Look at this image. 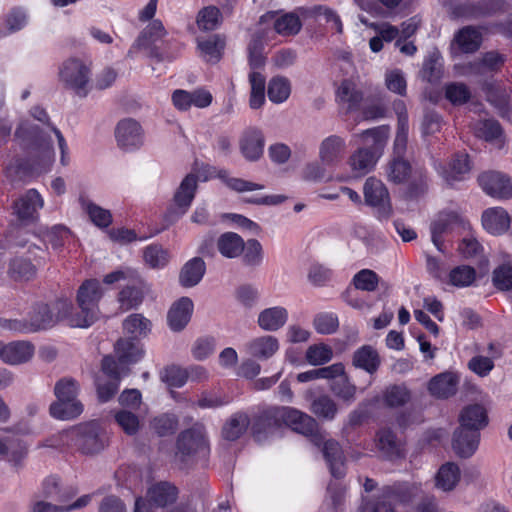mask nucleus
<instances>
[{
    "instance_id": "f257e3e1",
    "label": "nucleus",
    "mask_w": 512,
    "mask_h": 512,
    "mask_svg": "<svg viewBox=\"0 0 512 512\" xmlns=\"http://www.w3.org/2000/svg\"><path fill=\"white\" fill-rule=\"evenodd\" d=\"M47 446L75 448L82 454L101 452L108 445V437L97 422L84 423L54 435Z\"/></svg>"
},
{
    "instance_id": "f03ea898",
    "label": "nucleus",
    "mask_w": 512,
    "mask_h": 512,
    "mask_svg": "<svg viewBox=\"0 0 512 512\" xmlns=\"http://www.w3.org/2000/svg\"><path fill=\"white\" fill-rule=\"evenodd\" d=\"M459 422L460 426L454 432L452 445L458 456L468 458L478 448L480 430L488 424L487 412L480 404L466 406L460 413Z\"/></svg>"
},
{
    "instance_id": "7ed1b4c3",
    "label": "nucleus",
    "mask_w": 512,
    "mask_h": 512,
    "mask_svg": "<svg viewBox=\"0 0 512 512\" xmlns=\"http://www.w3.org/2000/svg\"><path fill=\"white\" fill-rule=\"evenodd\" d=\"M103 290L97 279L85 280L77 291V304L80 312L70 315L69 324L72 327L87 328L98 318V303L102 298Z\"/></svg>"
},
{
    "instance_id": "20e7f679",
    "label": "nucleus",
    "mask_w": 512,
    "mask_h": 512,
    "mask_svg": "<svg viewBox=\"0 0 512 512\" xmlns=\"http://www.w3.org/2000/svg\"><path fill=\"white\" fill-rule=\"evenodd\" d=\"M71 308L72 304L65 299H58L50 304L36 303L28 316L33 332L54 326L68 317Z\"/></svg>"
},
{
    "instance_id": "39448f33",
    "label": "nucleus",
    "mask_w": 512,
    "mask_h": 512,
    "mask_svg": "<svg viewBox=\"0 0 512 512\" xmlns=\"http://www.w3.org/2000/svg\"><path fill=\"white\" fill-rule=\"evenodd\" d=\"M197 187V176L194 174L186 175L174 193L172 204L164 214V221L167 225L173 224L188 211L195 197Z\"/></svg>"
},
{
    "instance_id": "423d86ee",
    "label": "nucleus",
    "mask_w": 512,
    "mask_h": 512,
    "mask_svg": "<svg viewBox=\"0 0 512 512\" xmlns=\"http://www.w3.org/2000/svg\"><path fill=\"white\" fill-rule=\"evenodd\" d=\"M59 76L61 81L77 95L85 97L88 93L90 68L79 59L71 58L63 63Z\"/></svg>"
},
{
    "instance_id": "0eeeda50",
    "label": "nucleus",
    "mask_w": 512,
    "mask_h": 512,
    "mask_svg": "<svg viewBox=\"0 0 512 512\" xmlns=\"http://www.w3.org/2000/svg\"><path fill=\"white\" fill-rule=\"evenodd\" d=\"M363 194L365 204L374 208L379 218L388 219L392 215L390 195L382 181L375 177L367 178L363 186Z\"/></svg>"
},
{
    "instance_id": "6e6552de",
    "label": "nucleus",
    "mask_w": 512,
    "mask_h": 512,
    "mask_svg": "<svg viewBox=\"0 0 512 512\" xmlns=\"http://www.w3.org/2000/svg\"><path fill=\"white\" fill-rule=\"evenodd\" d=\"M310 437L315 446L322 447L323 456L329 465L332 476L336 479L344 477L346 470L340 444L334 439H325L316 431Z\"/></svg>"
},
{
    "instance_id": "1a4fd4ad",
    "label": "nucleus",
    "mask_w": 512,
    "mask_h": 512,
    "mask_svg": "<svg viewBox=\"0 0 512 512\" xmlns=\"http://www.w3.org/2000/svg\"><path fill=\"white\" fill-rule=\"evenodd\" d=\"M279 426L285 424L294 431L311 436L317 430V422L310 415L292 407H275Z\"/></svg>"
},
{
    "instance_id": "9d476101",
    "label": "nucleus",
    "mask_w": 512,
    "mask_h": 512,
    "mask_svg": "<svg viewBox=\"0 0 512 512\" xmlns=\"http://www.w3.org/2000/svg\"><path fill=\"white\" fill-rule=\"evenodd\" d=\"M177 450L183 458L206 456L209 448L203 428L194 426L181 432L177 439Z\"/></svg>"
},
{
    "instance_id": "9b49d317",
    "label": "nucleus",
    "mask_w": 512,
    "mask_h": 512,
    "mask_svg": "<svg viewBox=\"0 0 512 512\" xmlns=\"http://www.w3.org/2000/svg\"><path fill=\"white\" fill-rule=\"evenodd\" d=\"M115 138L118 146L131 151L143 144V130L141 125L132 118L120 120L115 128Z\"/></svg>"
},
{
    "instance_id": "f8f14e48",
    "label": "nucleus",
    "mask_w": 512,
    "mask_h": 512,
    "mask_svg": "<svg viewBox=\"0 0 512 512\" xmlns=\"http://www.w3.org/2000/svg\"><path fill=\"white\" fill-rule=\"evenodd\" d=\"M479 185L490 196L501 199L512 197V183L510 179L496 171L482 173L478 177Z\"/></svg>"
},
{
    "instance_id": "ddd939ff",
    "label": "nucleus",
    "mask_w": 512,
    "mask_h": 512,
    "mask_svg": "<svg viewBox=\"0 0 512 512\" xmlns=\"http://www.w3.org/2000/svg\"><path fill=\"white\" fill-rule=\"evenodd\" d=\"M460 223L461 218L454 211H443L438 214L430 225L431 239L438 251L445 252L443 235L451 232Z\"/></svg>"
},
{
    "instance_id": "4468645a",
    "label": "nucleus",
    "mask_w": 512,
    "mask_h": 512,
    "mask_svg": "<svg viewBox=\"0 0 512 512\" xmlns=\"http://www.w3.org/2000/svg\"><path fill=\"white\" fill-rule=\"evenodd\" d=\"M267 23L273 24L275 32H300L302 29V22L295 11H268L260 17V24Z\"/></svg>"
},
{
    "instance_id": "2eb2a0df",
    "label": "nucleus",
    "mask_w": 512,
    "mask_h": 512,
    "mask_svg": "<svg viewBox=\"0 0 512 512\" xmlns=\"http://www.w3.org/2000/svg\"><path fill=\"white\" fill-rule=\"evenodd\" d=\"M34 355V346L28 341L1 342L0 358L7 364L19 365L28 362Z\"/></svg>"
},
{
    "instance_id": "dca6fc26",
    "label": "nucleus",
    "mask_w": 512,
    "mask_h": 512,
    "mask_svg": "<svg viewBox=\"0 0 512 512\" xmlns=\"http://www.w3.org/2000/svg\"><path fill=\"white\" fill-rule=\"evenodd\" d=\"M409 500L410 494L406 486H388L382 490L381 496L373 505L372 512H394L396 503H404Z\"/></svg>"
},
{
    "instance_id": "f3484780",
    "label": "nucleus",
    "mask_w": 512,
    "mask_h": 512,
    "mask_svg": "<svg viewBox=\"0 0 512 512\" xmlns=\"http://www.w3.org/2000/svg\"><path fill=\"white\" fill-rule=\"evenodd\" d=\"M239 146L241 153L247 160L257 161L263 154V133L255 127L245 129L240 138Z\"/></svg>"
},
{
    "instance_id": "a211bd4d",
    "label": "nucleus",
    "mask_w": 512,
    "mask_h": 512,
    "mask_svg": "<svg viewBox=\"0 0 512 512\" xmlns=\"http://www.w3.org/2000/svg\"><path fill=\"white\" fill-rule=\"evenodd\" d=\"M225 39L219 34H202L197 38L199 55L209 63H217L222 58Z\"/></svg>"
},
{
    "instance_id": "6ab92c4d",
    "label": "nucleus",
    "mask_w": 512,
    "mask_h": 512,
    "mask_svg": "<svg viewBox=\"0 0 512 512\" xmlns=\"http://www.w3.org/2000/svg\"><path fill=\"white\" fill-rule=\"evenodd\" d=\"M193 302L188 297H182L175 302L167 315L168 323L173 331H181L191 319Z\"/></svg>"
},
{
    "instance_id": "aec40b11",
    "label": "nucleus",
    "mask_w": 512,
    "mask_h": 512,
    "mask_svg": "<svg viewBox=\"0 0 512 512\" xmlns=\"http://www.w3.org/2000/svg\"><path fill=\"white\" fill-rule=\"evenodd\" d=\"M510 216L501 207H494L485 210L482 214L483 227L493 235L505 233L510 226Z\"/></svg>"
},
{
    "instance_id": "412c9836",
    "label": "nucleus",
    "mask_w": 512,
    "mask_h": 512,
    "mask_svg": "<svg viewBox=\"0 0 512 512\" xmlns=\"http://www.w3.org/2000/svg\"><path fill=\"white\" fill-rule=\"evenodd\" d=\"M132 284L126 285L118 294L120 309L124 312L138 307L144 299L145 284L140 278H134Z\"/></svg>"
},
{
    "instance_id": "4be33fe9",
    "label": "nucleus",
    "mask_w": 512,
    "mask_h": 512,
    "mask_svg": "<svg viewBox=\"0 0 512 512\" xmlns=\"http://www.w3.org/2000/svg\"><path fill=\"white\" fill-rule=\"evenodd\" d=\"M345 148V141L341 137L329 136L320 145L319 158L324 165H335L342 158Z\"/></svg>"
},
{
    "instance_id": "5701e85b",
    "label": "nucleus",
    "mask_w": 512,
    "mask_h": 512,
    "mask_svg": "<svg viewBox=\"0 0 512 512\" xmlns=\"http://www.w3.org/2000/svg\"><path fill=\"white\" fill-rule=\"evenodd\" d=\"M177 488L168 482H159L147 491V499L155 507L164 508L177 500Z\"/></svg>"
},
{
    "instance_id": "b1692460",
    "label": "nucleus",
    "mask_w": 512,
    "mask_h": 512,
    "mask_svg": "<svg viewBox=\"0 0 512 512\" xmlns=\"http://www.w3.org/2000/svg\"><path fill=\"white\" fill-rule=\"evenodd\" d=\"M279 349V341L272 335H264L251 340L247 345L248 353L259 360L271 358Z\"/></svg>"
},
{
    "instance_id": "393cba45",
    "label": "nucleus",
    "mask_w": 512,
    "mask_h": 512,
    "mask_svg": "<svg viewBox=\"0 0 512 512\" xmlns=\"http://www.w3.org/2000/svg\"><path fill=\"white\" fill-rule=\"evenodd\" d=\"M458 378L450 372L441 373L433 377L428 385L429 392L437 398H448L457 391Z\"/></svg>"
},
{
    "instance_id": "a878e982",
    "label": "nucleus",
    "mask_w": 512,
    "mask_h": 512,
    "mask_svg": "<svg viewBox=\"0 0 512 512\" xmlns=\"http://www.w3.org/2000/svg\"><path fill=\"white\" fill-rule=\"evenodd\" d=\"M352 364L369 374H374L379 369L381 358L373 346L363 345L354 352Z\"/></svg>"
},
{
    "instance_id": "bb28decb",
    "label": "nucleus",
    "mask_w": 512,
    "mask_h": 512,
    "mask_svg": "<svg viewBox=\"0 0 512 512\" xmlns=\"http://www.w3.org/2000/svg\"><path fill=\"white\" fill-rule=\"evenodd\" d=\"M378 156L372 148H359L349 158V165L358 177L369 173L377 162Z\"/></svg>"
},
{
    "instance_id": "cd10ccee",
    "label": "nucleus",
    "mask_w": 512,
    "mask_h": 512,
    "mask_svg": "<svg viewBox=\"0 0 512 512\" xmlns=\"http://www.w3.org/2000/svg\"><path fill=\"white\" fill-rule=\"evenodd\" d=\"M278 427L280 426L278 418H276V410L274 407L262 412L256 417L252 424V433L254 438L258 442H261Z\"/></svg>"
},
{
    "instance_id": "c85d7f7f",
    "label": "nucleus",
    "mask_w": 512,
    "mask_h": 512,
    "mask_svg": "<svg viewBox=\"0 0 512 512\" xmlns=\"http://www.w3.org/2000/svg\"><path fill=\"white\" fill-rule=\"evenodd\" d=\"M43 206V201L35 189H30L14 203V211L20 220H28L34 217L38 208Z\"/></svg>"
},
{
    "instance_id": "c756f323",
    "label": "nucleus",
    "mask_w": 512,
    "mask_h": 512,
    "mask_svg": "<svg viewBox=\"0 0 512 512\" xmlns=\"http://www.w3.org/2000/svg\"><path fill=\"white\" fill-rule=\"evenodd\" d=\"M287 319L288 312L284 307H271L260 312L258 325L265 331H277L285 325Z\"/></svg>"
},
{
    "instance_id": "7c9ffc66",
    "label": "nucleus",
    "mask_w": 512,
    "mask_h": 512,
    "mask_svg": "<svg viewBox=\"0 0 512 512\" xmlns=\"http://www.w3.org/2000/svg\"><path fill=\"white\" fill-rule=\"evenodd\" d=\"M217 249L223 257L237 258L245 249V242L242 237L234 232H226L219 236Z\"/></svg>"
},
{
    "instance_id": "2f4dec72",
    "label": "nucleus",
    "mask_w": 512,
    "mask_h": 512,
    "mask_svg": "<svg viewBox=\"0 0 512 512\" xmlns=\"http://www.w3.org/2000/svg\"><path fill=\"white\" fill-rule=\"evenodd\" d=\"M377 447L389 459L400 457L402 454V443L390 428L378 431Z\"/></svg>"
},
{
    "instance_id": "473e14b6",
    "label": "nucleus",
    "mask_w": 512,
    "mask_h": 512,
    "mask_svg": "<svg viewBox=\"0 0 512 512\" xmlns=\"http://www.w3.org/2000/svg\"><path fill=\"white\" fill-rule=\"evenodd\" d=\"M336 97L339 103L346 104L349 111L357 110L363 100V93L351 80H343L339 85Z\"/></svg>"
},
{
    "instance_id": "72a5a7b5",
    "label": "nucleus",
    "mask_w": 512,
    "mask_h": 512,
    "mask_svg": "<svg viewBox=\"0 0 512 512\" xmlns=\"http://www.w3.org/2000/svg\"><path fill=\"white\" fill-rule=\"evenodd\" d=\"M471 169L468 154H456L443 171V177L449 185H453L456 181L464 179V175L468 174Z\"/></svg>"
},
{
    "instance_id": "f704fd0d",
    "label": "nucleus",
    "mask_w": 512,
    "mask_h": 512,
    "mask_svg": "<svg viewBox=\"0 0 512 512\" xmlns=\"http://www.w3.org/2000/svg\"><path fill=\"white\" fill-rule=\"evenodd\" d=\"M37 265L24 257H14L10 260L8 275L15 281H29L35 278Z\"/></svg>"
},
{
    "instance_id": "c9c22d12",
    "label": "nucleus",
    "mask_w": 512,
    "mask_h": 512,
    "mask_svg": "<svg viewBox=\"0 0 512 512\" xmlns=\"http://www.w3.org/2000/svg\"><path fill=\"white\" fill-rule=\"evenodd\" d=\"M205 268V262L199 257L187 262L180 272L179 281L181 285L193 287L198 284L205 273Z\"/></svg>"
},
{
    "instance_id": "e433bc0d",
    "label": "nucleus",
    "mask_w": 512,
    "mask_h": 512,
    "mask_svg": "<svg viewBox=\"0 0 512 512\" xmlns=\"http://www.w3.org/2000/svg\"><path fill=\"white\" fill-rule=\"evenodd\" d=\"M435 479L437 488L451 491L460 480V469L455 463H445L439 468Z\"/></svg>"
},
{
    "instance_id": "4c0bfd02",
    "label": "nucleus",
    "mask_w": 512,
    "mask_h": 512,
    "mask_svg": "<svg viewBox=\"0 0 512 512\" xmlns=\"http://www.w3.org/2000/svg\"><path fill=\"white\" fill-rule=\"evenodd\" d=\"M83 412V405L79 400H63L53 402L50 405V414L60 420H70L78 417Z\"/></svg>"
},
{
    "instance_id": "58836bf2",
    "label": "nucleus",
    "mask_w": 512,
    "mask_h": 512,
    "mask_svg": "<svg viewBox=\"0 0 512 512\" xmlns=\"http://www.w3.org/2000/svg\"><path fill=\"white\" fill-rule=\"evenodd\" d=\"M115 353L121 364H129L141 358L142 349L134 339H119L115 344Z\"/></svg>"
},
{
    "instance_id": "ea45409f",
    "label": "nucleus",
    "mask_w": 512,
    "mask_h": 512,
    "mask_svg": "<svg viewBox=\"0 0 512 512\" xmlns=\"http://www.w3.org/2000/svg\"><path fill=\"white\" fill-rule=\"evenodd\" d=\"M250 420L247 414L239 412L231 416L222 429V435L229 441L238 439L248 428Z\"/></svg>"
},
{
    "instance_id": "a19ab883",
    "label": "nucleus",
    "mask_w": 512,
    "mask_h": 512,
    "mask_svg": "<svg viewBox=\"0 0 512 512\" xmlns=\"http://www.w3.org/2000/svg\"><path fill=\"white\" fill-rule=\"evenodd\" d=\"M310 410L318 418L330 421L337 415L338 406L330 396L321 395L312 401Z\"/></svg>"
},
{
    "instance_id": "79ce46f5",
    "label": "nucleus",
    "mask_w": 512,
    "mask_h": 512,
    "mask_svg": "<svg viewBox=\"0 0 512 512\" xmlns=\"http://www.w3.org/2000/svg\"><path fill=\"white\" fill-rule=\"evenodd\" d=\"M411 399L410 390L403 384L391 385L383 393V401L390 408H398L407 404Z\"/></svg>"
},
{
    "instance_id": "37998d69",
    "label": "nucleus",
    "mask_w": 512,
    "mask_h": 512,
    "mask_svg": "<svg viewBox=\"0 0 512 512\" xmlns=\"http://www.w3.org/2000/svg\"><path fill=\"white\" fill-rule=\"evenodd\" d=\"M264 34H255L248 46L249 66L252 70L264 67L265 57Z\"/></svg>"
},
{
    "instance_id": "c03bdc74",
    "label": "nucleus",
    "mask_w": 512,
    "mask_h": 512,
    "mask_svg": "<svg viewBox=\"0 0 512 512\" xmlns=\"http://www.w3.org/2000/svg\"><path fill=\"white\" fill-rule=\"evenodd\" d=\"M411 171L410 163L399 156L390 161L387 166L388 179L395 184L404 183L411 175Z\"/></svg>"
},
{
    "instance_id": "a18cd8bd",
    "label": "nucleus",
    "mask_w": 512,
    "mask_h": 512,
    "mask_svg": "<svg viewBox=\"0 0 512 512\" xmlns=\"http://www.w3.org/2000/svg\"><path fill=\"white\" fill-rule=\"evenodd\" d=\"M505 62V56L496 52L489 51L485 53L479 62L470 63L468 69L471 73L481 74L482 67L490 71H497Z\"/></svg>"
},
{
    "instance_id": "49530a36",
    "label": "nucleus",
    "mask_w": 512,
    "mask_h": 512,
    "mask_svg": "<svg viewBox=\"0 0 512 512\" xmlns=\"http://www.w3.org/2000/svg\"><path fill=\"white\" fill-rule=\"evenodd\" d=\"M222 15L215 6H207L201 9L197 16V25L204 31H213L219 27Z\"/></svg>"
},
{
    "instance_id": "de8ad7c7",
    "label": "nucleus",
    "mask_w": 512,
    "mask_h": 512,
    "mask_svg": "<svg viewBox=\"0 0 512 512\" xmlns=\"http://www.w3.org/2000/svg\"><path fill=\"white\" fill-rule=\"evenodd\" d=\"M79 383L71 377H64L58 380L54 386V394L60 401L78 400Z\"/></svg>"
},
{
    "instance_id": "09e8293b",
    "label": "nucleus",
    "mask_w": 512,
    "mask_h": 512,
    "mask_svg": "<svg viewBox=\"0 0 512 512\" xmlns=\"http://www.w3.org/2000/svg\"><path fill=\"white\" fill-rule=\"evenodd\" d=\"M27 454V448L20 440H11L4 443L0 439V458L5 457L9 461L19 463Z\"/></svg>"
},
{
    "instance_id": "8fccbe9b",
    "label": "nucleus",
    "mask_w": 512,
    "mask_h": 512,
    "mask_svg": "<svg viewBox=\"0 0 512 512\" xmlns=\"http://www.w3.org/2000/svg\"><path fill=\"white\" fill-rule=\"evenodd\" d=\"M330 389L335 396L345 402H353L355 400L357 388L349 381L345 374L339 379L334 380L330 385Z\"/></svg>"
},
{
    "instance_id": "3c124183",
    "label": "nucleus",
    "mask_w": 512,
    "mask_h": 512,
    "mask_svg": "<svg viewBox=\"0 0 512 512\" xmlns=\"http://www.w3.org/2000/svg\"><path fill=\"white\" fill-rule=\"evenodd\" d=\"M267 93L272 102L282 103L290 95V83L286 78L275 77L269 82Z\"/></svg>"
},
{
    "instance_id": "603ef678",
    "label": "nucleus",
    "mask_w": 512,
    "mask_h": 512,
    "mask_svg": "<svg viewBox=\"0 0 512 512\" xmlns=\"http://www.w3.org/2000/svg\"><path fill=\"white\" fill-rule=\"evenodd\" d=\"M474 131L477 137L483 138L486 141H492L501 136L502 127L498 121L486 119L476 122Z\"/></svg>"
},
{
    "instance_id": "864d4df0",
    "label": "nucleus",
    "mask_w": 512,
    "mask_h": 512,
    "mask_svg": "<svg viewBox=\"0 0 512 512\" xmlns=\"http://www.w3.org/2000/svg\"><path fill=\"white\" fill-rule=\"evenodd\" d=\"M355 290L375 291L379 284L378 275L370 269H362L353 277Z\"/></svg>"
},
{
    "instance_id": "5fc2aeb1",
    "label": "nucleus",
    "mask_w": 512,
    "mask_h": 512,
    "mask_svg": "<svg viewBox=\"0 0 512 512\" xmlns=\"http://www.w3.org/2000/svg\"><path fill=\"white\" fill-rule=\"evenodd\" d=\"M385 86L390 92L401 97H404L407 94V81L403 72L399 69H393L386 72Z\"/></svg>"
},
{
    "instance_id": "6e6d98bb",
    "label": "nucleus",
    "mask_w": 512,
    "mask_h": 512,
    "mask_svg": "<svg viewBox=\"0 0 512 512\" xmlns=\"http://www.w3.org/2000/svg\"><path fill=\"white\" fill-rule=\"evenodd\" d=\"M333 357L330 346L325 344H315L308 347L306 351V360L314 366L322 365L329 362Z\"/></svg>"
},
{
    "instance_id": "4d7b16f0",
    "label": "nucleus",
    "mask_w": 512,
    "mask_h": 512,
    "mask_svg": "<svg viewBox=\"0 0 512 512\" xmlns=\"http://www.w3.org/2000/svg\"><path fill=\"white\" fill-rule=\"evenodd\" d=\"M492 282L498 290L512 289V264L507 262L496 267L493 271Z\"/></svg>"
},
{
    "instance_id": "13d9d810",
    "label": "nucleus",
    "mask_w": 512,
    "mask_h": 512,
    "mask_svg": "<svg viewBox=\"0 0 512 512\" xmlns=\"http://www.w3.org/2000/svg\"><path fill=\"white\" fill-rule=\"evenodd\" d=\"M389 135V128L387 126H379L372 129H367L360 134V137L363 139L365 143H370L373 148V151L381 149Z\"/></svg>"
},
{
    "instance_id": "bf43d9fd",
    "label": "nucleus",
    "mask_w": 512,
    "mask_h": 512,
    "mask_svg": "<svg viewBox=\"0 0 512 512\" xmlns=\"http://www.w3.org/2000/svg\"><path fill=\"white\" fill-rule=\"evenodd\" d=\"M151 426L159 436L172 435L177 430L178 420L174 415L162 414L153 419Z\"/></svg>"
},
{
    "instance_id": "052dcab7",
    "label": "nucleus",
    "mask_w": 512,
    "mask_h": 512,
    "mask_svg": "<svg viewBox=\"0 0 512 512\" xmlns=\"http://www.w3.org/2000/svg\"><path fill=\"white\" fill-rule=\"evenodd\" d=\"M476 277L475 270L470 266H458L449 274L450 283L456 287H466L471 285Z\"/></svg>"
},
{
    "instance_id": "680f3d73",
    "label": "nucleus",
    "mask_w": 512,
    "mask_h": 512,
    "mask_svg": "<svg viewBox=\"0 0 512 512\" xmlns=\"http://www.w3.org/2000/svg\"><path fill=\"white\" fill-rule=\"evenodd\" d=\"M482 34H456L452 42V48L455 45L463 53H473L477 51L482 43Z\"/></svg>"
},
{
    "instance_id": "e2e57ef3",
    "label": "nucleus",
    "mask_w": 512,
    "mask_h": 512,
    "mask_svg": "<svg viewBox=\"0 0 512 512\" xmlns=\"http://www.w3.org/2000/svg\"><path fill=\"white\" fill-rule=\"evenodd\" d=\"M151 322L142 314H131L123 322V328L130 334H146L150 331Z\"/></svg>"
},
{
    "instance_id": "0e129e2a",
    "label": "nucleus",
    "mask_w": 512,
    "mask_h": 512,
    "mask_svg": "<svg viewBox=\"0 0 512 512\" xmlns=\"http://www.w3.org/2000/svg\"><path fill=\"white\" fill-rule=\"evenodd\" d=\"M85 210L91 221L98 227L105 228L112 223V215L107 209L89 202L85 205Z\"/></svg>"
},
{
    "instance_id": "69168bd1",
    "label": "nucleus",
    "mask_w": 512,
    "mask_h": 512,
    "mask_svg": "<svg viewBox=\"0 0 512 512\" xmlns=\"http://www.w3.org/2000/svg\"><path fill=\"white\" fill-rule=\"evenodd\" d=\"M144 259L153 268L163 267L169 260L166 250L160 245H150L144 250Z\"/></svg>"
},
{
    "instance_id": "338daca9",
    "label": "nucleus",
    "mask_w": 512,
    "mask_h": 512,
    "mask_svg": "<svg viewBox=\"0 0 512 512\" xmlns=\"http://www.w3.org/2000/svg\"><path fill=\"white\" fill-rule=\"evenodd\" d=\"M115 420L127 435H135L139 430V419L130 411L120 410L115 414Z\"/></svg>"
},
{
    "instance_id": "774afa93",
    "label": "nucleus",
    "mask_w": 512,
    "mask_h": 512,
    "mask_svg": "<svg viewBox=\"0 0 512 512\" xmlns=\"http://www.w3.org/2000/svg\"><path fill=\"white\" fill-rule=\"evenodd\" d=\"M314 327L320 334H332L338 326V317L333 313H320L314 318Z\"/></svg>"
}]
</instances>
